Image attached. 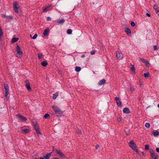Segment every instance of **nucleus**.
I'll return each instance as SVG.
<instances>
[{
    "instance_id": "obj_1",
    "label": "nucleus",
    "mask_w": 159,
    "mask_h": 159,
    "mask_svg": "<svg viewBox=\"0 0 159 159\" xmlns=\"http://www.w3.org/2000/svg\"><path fill=\"white\" fill-rule=\"evenodd\" d=\"M52 109L56 115L58 117H60L63 115V111L57 106L53 105L52 106Z\"/></svg>"
},
{
    "instance_id": "obj_2",
    "label": "nucleus",
    "mask_w": 159,
    "mask_h": 159,
    "mask_svg": "<svg viewBox=\"0 0 159 159\" xmlns=\"http://www.w3.org/2000/svg\"><path fill=\"white\" fill-rule=\"evenodd\" d=\"M129 146L131 148L135 151L136 152L138 153V150L136 147V144L134 141H130L129 143Z\"/></svg>"
},
{
    "instance_id": "obj_3",
    "label": "nucleus",
    "mask_w": 159,
    "mask_h": 159,
    "mask_svg": "<svg viewBox=\"0 0 159 159\" xmlns=\"http://www.w3.org/2000/svg\"><path fill=\"white\" fill-rule=\"evenodd\" d=\"M149 150L150 155L151 158L152 159H157L158 157L157 154L156 153L153 149L152 148L149 149Z\"/></svg>"
},
{
    "instance_id": "obj_4",
    "label": "nucleus",
    "mask_w": 159,
    "mask_h": 159,
    "mask_svg": "<svg viewBox=\"0 0 159 159\" xmlns=\"http://www.w3.org/2000/svg\"><path fill=\"white\" fill-rule=\"evenodd\" d=\"M16 50L17 52L16 54V56L18 58L20 57L23 54V52L21 51V48L17 44H16Z\"/></svg>"
},
{
    "instance_id": "obj_5",
    "label": "nucleus",
    "mask_w": 159,
    "mask_h": 159,
    "mask_svg": "<svg viewBox=\"0 0 159 159\" xmlns=\"http://www.w3.org/2000/svg\"><path fill=\"white\" fill-rule=\"evenodd\" d=\"M4 89L5 90V96L7 100H8V98L7 95L9 94V87L8 85L6 84H4Z\"/></svg>"
},
{
    "instance_id": "obj_6",
    "label": "nucleus",
    "mask_w": 159,
    "mask_h": 159,
    "mask_svg": "<svg viewBox=\"0 0 159 159\" xmlns=\"http://www.w3.org/2000/svg\"><path fill=\"white\" fill-rule=\"evenodd\" d=\"M13 7L15 12L17 13H18V4L16 1L14 2L13 3Z\"/></svg>"
},
{
    "instance_id": "obj_7",
    "label": "nucleus",
    "mask_w": 159,
    "mask_h": 159,
    "mask_svg": "<svg viewBox=\"0 0 159 159\" xmlns=\"http://www.w3.org/2000/svg\"><path fill=\"white\" fill-rule=\"evenodd\" d=\"M25 83L27 89L29 91H31L32 90V89L30 87V84L29 80H26L25 82Z\"/></svg>"
},
{
    "instance_id": "obj_8",
    "label": "nucleus",
    "mask_w": 159,
    "mask_h": 159,
    "mask_svg": "<svg viewBox=\"0 0 159 159\" xmlns=\"http://www.w3.org/2000/svg\"><path fill=\"white\" fill-rule=\"evenodd\" d=\"M56 152L59 155L63 158H65L66 157V156L64 155L62 152H61L60 150H59L56 149L55 150Z\"/></svg>"
},
{
    "instance_id": "obj_9",
    "label": "nucleus",
    "mask_w": 159,
    "mask_h": 159,
    "mask_svg": "<svg viewBox=\"0 0 159 159\" xmlns=\"http://www.w3.org/2000/svg\"><path fill=\"white\" fill-rule=\"evenodd\" d=\"M51 6H52V5L51 4H50V5H49V4H48V5H47V6L45 7H44L43 9V12H46L47 11H49V10H50L51 9H50V7H51Z\"/></svg>"
},
{
    "instance_id": "obj_10",
    "label": "nucleus",
    "mask_w": 159,
    "mask_h": 159,
    "mask_svg": "<svg viewBox=\"0 0 159 159\" xmlns=\"http://www.w3.org/2000/svg\"><path fill=\"white\" fill-rule=\"evenodd\" d=\"M115 100L116 102L117 106L118 107H120L121 104V102L120 100V98L119 97H116L115 98Z\"/></svg>"
},
{
    "instance_id": "obj_11",
    "label": "nucleus",
    "mask_w": 159,
    "mask_h": 159,
    "mask_svg": "<svg viewBox=\"0 0 159 159\" xmlns=\"http://www.w3.org/2000/svg\"><path fill=\"white\" fill-rule=\"evenodd\" d=\"M34 128L38 134H41V133L39 129V128L38 125L37 124L34 125Z\"/></svg>"
},
{
    "instance_id": "obj_12",
    "label": "nucleus",
    "mask_w": 159,
    "mask_h": 159,
    "mask_svg": "<svg viewBox=\"0 0 159 159\" xmlns=\"http://www.w3.org/2000/svg\"><path fill=\"white\" fill-rule=\"evenodd\" d=\"M16 116L17 117L19 118L22 121H25L27 120V118L26 117L20 115L19 114H17L16 115Z\"/></svg>"
},
{
    "instance_id": "obj_13",
    "label": "nucleus",
    "mask_w": 159,
    "mask_h": 159,
    "mask_svg": "<svg viewBox=\"0 0 159 159\" xmlns=\"http://www.w3.org/2000/svg\"><path fill=\"white\" fill-rule=\"evenodd\" d=\"M123 111L124 113L125 114H129L130 112L129 109L128 107L124 108L123 109Z\"/></svg>"
},
{
    "instance_id": "obj_14",
    "label": "nucleus",
    "mask_w": 159,
    "mask_h": 159,
    "mask_svg": "<svg viewBox=\"0 0 159 159\" xmlns=\"http://www.w3.org/2000/svg\"><path fill=\"white\" fill-rule=\"evenodd\" d=\"M49 28H46L44 30L43 33V34L44 36H47L48 35V34L49 32Z\"/></svg>"
},
{
    "instance_id": "obj_15",
    "label": "nucleus",
    "mask_w": 159,
    "mask_h": 159,
    "mask_svg": "<svg viewBox=\"0 0 159 159\" xmlns=\"http://www.w3.org/2000/svg\"><path fill=\"white\" fill-rule=\"evenodd\" d=\"M125 32L128 36H130L131 34V31L129 29L126 28L125 29Z\"/></svg>"
},
{
    "instance_id": "obj_16",
    "label": "nucleus",
    "mask_w": 159,
    "mask_h": 159,
    "mask_svg": "<svg viewBox=\"0 0 159 159\" xmlns=\"http://www.w3.org/2000/svg\"><path fill=\"white\" fill-rule=\"evenodd\" d=\"M52 152L49 153H47L45 156H44L43 157H44L45 159H49V158L51 156Z\"/></svg>"
},
{
    "instance_id": "obj_17",
    "label": "nucleus",
    "mask_w": 159,
    "mask_h": 159,
    "mask_svg": "<svg viewBox=\"0 0 159 159\" xmlns=\"http://www.w3.org/2000/svg\"><path fill=\"white\" fill-rule=\"evenodd\" d=\"M106 80L104 79H103L102 80L99 81L98 83V84L100 85H101L105 83Z\"/></svg>"
},
{
    "instance_id": "obj_18",
    "label": "nucleus",
    "mask_w": 159,
    "mask_h": 159,
    "mask_svg": "<svg viewBox=\"0 0 159 159\" xmlns=\"http://www.w3.org/2000/svg\"><path fill=\"white\" fill-rule=\"evenodd\" d=\"M65 21V20L64 19H62L61 20H57L56 23L58 25L60 24H63Z\"/></svg>"
},
{
    "instance_id": "obj_19",
    "label": "nucleus",
    "mask_w": 159,
    "mask_h": 159,
    "mask_svg": "<svg viewBox=\"0 0 159 159\" xmlns=\"http://www.w3.org/2000/svg\"><path fill=\"white\" fill-rule=\"evenodd\" d=\"M140 60L143 63H145L146 65L149 64L148 61L146 59H144L143 58H141Z\"/></svg>"
},
{
    "instance_id": "obj_20",
    "label": "nucleus",
    "mask_w": 159,
    "mask_h": 159,
    "mask_svg": "<svg viewBox=\"0 0 159 159\" xmlns=\"http://www.w3.org/2000/svg\"><path fill=\"white\" fill-rule=\"evenodd\" d=\"M125 132L127 136H129L130 134V130L128 128L125 129Z\"/></svg>"
},
{
    "instance_id": "obj_21",
    "label": "nucleus",
    "mask_w": 159,
    "mask_h": 159,
    "mask_svg": "<svg viewBox=\"0 0 159 159\" xmlns=\"http://www.w3.org/2000/svg\"><path fill=\"white\" fill-rule=\"evenodd\" d=\"M58 95V93L57 92H56L53 94L52 99H55Z\"/></svg>"
},
{
    "instance_id": "obj_22",
    "label": "nucleus",
    "mask_w": 159,
    "mask_h": 159,
    "mask_svg": "<svg viewBox=\"0 0 159 159\" xmlns=\"http://www.w3.org/2000/svg\"><path fill=\"white\" fill-rule=\"evenodd\" d=\"M41 65L43 67L46 66L48 65V63L46 61H43L41 63Z\"/></svg>"
},
{
    "instance_id": "obj_23",
    "label": "nucleus",
    "mask_w": 159,
    "mask_h": 159,
    "mask_svg": "<svg viewBox=\"0 0 159 159\" xmlns=\"http://www.w3.org/2000/svg\"><path fill=\"white\" fill-rule=\"evenodd\" d=\"M19 39L17 38H13L11 39V42L12 43H14L17 41Z\"/></svg>"
},
{
    "instance_id": "obj_24",
    "label": "nucleus",
    "mask_w": 159,
    "mask_h": 159,
    "mask_svg": "<svg viewBox=\"0 0 159 159\" xmlns=\"http://www.w3.org/2000/svg\"><path fill=\"white\" fill-rule=\"evenodd\" d=\"M152 134L154 136H156L159 134V132L157 130H156L155 132H153Z\"/></svg>"
},
{
    "instance_id": "obj_25",
    "label": "nucleus",
    "mask_w": 159,
    "mask_h": 159,
    "mask_svg": "<svg viewBox=\"0 0 159 159\" xmlns=\"http://www.w3.org/2000/svg\"><path fill=\"white\" fill-rule=\"evenodd\" d=\"M22 131L24 132L25 133L27 134L29 132L30 130L28 129H25L22 130Z\"/></svg>"
},
{
    "instance_id": "obj_26",
    "label": "nucleus",
    "mask_w": 159,
    "mask_h": 159,
    "mask_svg": "<svg viewBox=\"0 0 159 159\" xmlns=\"http://www.w3.org/2000/svg\"><path fill=\"white\" fill-rule=\"evenodd\" d=\"M81 68L80 67L76 66L75 67V70L76 72H78L80 71V70H81Z\"/></svg>"
},
{
    "instance_id": "obj_27",
    "label": "nucleus",
    "mask_w": 159,
    "mask_h": 159,
    "mask_svg": "<svg viewBox=\"0 0 159 159\" xmlns=\"http://www.w3.org/2000/svg\"><path fill=\"white\" fill-rule=\"evenodd\" d=\"M44 118L45 119H48L50 118V116L48 114L46 113L44 115Z\"/></svg>"
},
{
    "instance_id": "obj_28",
    "label": "nucleus",
    "mask_w": 159,
    "mask_h": 159,
    "mask_svg": "<svg viewBox=\"0 0 159 159\" xmlns=\"http://www.w3.org/2000/svg\"><path fill=\"white\" fill-rule=\"evenodd\" d=\"M131 65L132 66V67H131L130 69L133 73H134L135 72V70L134 66L133 65H132L131 64Z\"/></svg>"
},
{
    "instance_id": "obj_29",
    "label": "nucleus",
    "mask_w": 159,
    "mask_h": 159,
    "mask_svg": "<svg viewBox=\"0 0 159 159\" xmlns=\"http://www.w3.org/2000/svg\"><path fill=\"white\" fill-rule=\"evenodd\" d=\"M37 34H35L32 37H31V35H30V37L31 39H36V38L37 37Z\"/></svg>"
},
{
    "instance_id": "obj_30",
    "label": "nucleus",
    "mask_w": 159,
    "mask_h": 159,
    "mask_svg": "<svg viewBox=\"0 0 159 159\" xmlns=\"http://www.w3.org/2000/svg\"><path fill=\"white\" fill-rule=\"evenodd\" d=\"M43 54L42 53H39L38 54V57L39 59L40 60L41 59L42 57L43 56Z\"/></svg>"
},
{
    "instance_id": "obj_31",
    "label": "nucleus",
    "mask_w": 159,
    "mask_h": 159,
    "mask_svg": "<svg viewBox=\"0 0 159 159\" xmlns=\"http://www.w3.org/2000/svg\"><path fill=\"white\" fill-rule=\"evenodd\" d=\"M72 33V30L70 29H68L67 30V33L68 34H70Z\"/></svg>"
},
{
    "instance_id": "obj_32",
    "label": "nucleus",
    "mask_w": 159,
    "mask_h": 159,
    "mask_svg": "<svg viewBox=\"0 0 159 159\" xmlns=\"http://www.w3.org/2000/svg\"><path fill=\"white\" fill-rule=\"evenodd\" d=\"M149 73H148L144 74V76L145 78H147L149 77Z\"/></svg>"
},
{
    "instance_id": "obj_33",
    "label": "nucleus",
    "mask_w": 159,
    "mask_h": 159,
    "mask_svg": "<svg viewBox=\"0 0 159 159\" xmlns=\"http://www.w3.org/2000/svg\"><path fill=\"white\" fill-rule=\"evenodd\" d=\"M3 35V32L2 30V29L0 26V38Z\"/></svg>"
},
{
    "instance_id": "obj_34",
    "label": "nucleus",
    "mask_w": 159,
    "mask_h": 159,
    "mask_svg": "<svg viewBox=\"0 0 159 159\" xmlns=\"http://www.w3.org/2000/svg\"><path fill=\"white\" fill-rule=\"evenodd\" d=\"M116 57L117 59L119 58L120 57V53H117L116 54Z\"/></svg>"
},
{
    "instance_id": "obj_35",
    "label": "nucleus",
    "mask_w": 159,
    "mask_h": 159,
    "mask_svg": "<svg viewBox=\"0 0 159 159\" xmlns=\"http://www.w3.org/2000/svg\"><path fill=\"white\" fill-rule=\"evenodd\" d=\"M145 126L147 128H149L150 126L149 123H146L145 124Z\"/></svg>"
},
{
    "instance_id": "obj_36",
    "label": "nucleus",
    "mask_w": 159,
    "mask_h": 159,
    "mask_svg": "<svg viewBox=\"0 0 159 159\" xmlns=\"http://www.w3.org/2000/svg\"><path fill=\"white\" fill-rule=\"evenodd\" d=\"M149 145L148 144L145 145V149L146 150H148L149 149Z\"/></svg>"
},
{
    "instance_id": "obj_37",
    "label": "nucleus",
    "mask_w": 159,
    "mask_h": 159,
    "mask_svg": "<svg viewBox=\"0 0 159 159\" xmlns=\"http://www.w3.org/2000/svg\"><path fill=\"white\" fill-rule=\"evenodd\" d=\"M130 25L132 27H134L135 25V24L134 22L132 21L131 22Z\"/></svg>"
},
{
    "instance_id": "obj_38",
    "label": "nucleus",
    "mask_w": 159,
    "mask_h": 159,
    "mask_svg": "<svg viewBox=\"0 0 159 159\" xmlns=\"http://www.w3.org/2000/svg\"><path fill=\"white\" fill-rule=\"evenodd\" d=\"M1 16L3 18L7 19V16L5 14H3L1 15Z\"/></svg>"
},
{
    "instance_id": "obj_39",
    "label": "nucleus",
    "mask_w": 159,
    "mask_h": 159,
    "mask_svg": "<svg viewBox=\"0 0 159 159\" xmlns=\"http://www.w3.org/2000/svg\"><path fill=\"white\" fill-rule=\"evenodd\" d=\"M156 13L159 16V10L157 9H156L155 10Z\"/></svg>"
},
{
    "instance_id": "obj_40",
    "label": "nucleus",
    "mask_w": 159,
    "mask_h": 159,
    "mask_svg": "<svg viewBox=\"0 0 159 159\" xmlns=\"http://www.w3.org/2000/svg\"><path fill=\"white\" fill-rule=\"evenodd\" d=\"M134 89L135 88L134 87H131L130 88V90L131 91H134Z\"/></svg>"
},
{
    "instance_id": "obj_41",
    "label": "nucleus",
    "mask_w": 159,
    "mask_h": 159,
    "mask_svg": "<svg viewBox=\"0 0 159 159\" xmlns=\"http://www.w3.org/2000/svg\"><path fill=\"white\" fill-rule=\"evenodd\" d=\"M153 49L154 51H156L158 49L157 46V45H155L153 47Z\"/></svg>"
},
{
    "instance_id": "obj_42",
    "label": "nucleus",
    "mask_w": 159,
    "mask_h": 159,
    "mask_svg": "<svg viewBox=\"0 0 159 159\" xmlns=\"http://www.w3.org/2000/svg\"><path fill=\"white\" fill-rule=\"evenodd\" d=\"M117 119L119 121H120L121 120V118L120 117H118L117 118Z\"/></svg>"
},
{
    "instance_id": "obj_43",
    "label": "nucleus",
    "mask_w": 159,
    "mask_h": 159,
    "mask_svg": "<svg viewBox=\"0 0 159 159\" xmlns=\"http://www.w3.org/2000/svg\"><path fill=\"white\" fill-rule=\"evenodd\" d=\"M153 9L155 10L158 8V6L157 5H154L153 7Z\"/></svg>"
},
{
    "instance_id": "obj_44",
    "label": "nucleus",
    "mask_w": 159,
    "mask_h": 159,
    "mask_svg": "<svg viewBox=\"0 0 159 159\" xmlns=\"http://www.w3.org/2000/svg\"><path fill=\"white\" fill-rule=\"evenodd\" d=\"M7 19H11L12 18V17L11 16H7Z\"/></svg>"
},
{
    "instance_id": "obj_45",
    "label": "nucleus",
    "mask_w": 159,
    "mask_h": 159,
    "mask_svg": "<svg viewBox=\"0 0 159 159\" xmlns=\"http://www.w3.org/2000/svg\"><path fill=\"white\" fill-rule=\"evenodd\" d=\"M51 18L49 17H48L47 18V20L48 21H50L51 20Z\"/></svg>"
},
{
    "instance_id": "obj_46",
    "label": "nucleus",
    "mask_w": 159,
    "mask_h": 159,
    "mask_svg": "<svg viewBox=\"0 0 159 159\" xmlns=\"http://www.w3.org/2000/svg\"><path fill=\"white\" fill-rule=\"evenodd\" d=\"M95 51L94 50H92L91 52V55H93L95 53Z\"/></svg>"
},
{
    "instance_id": "obj_47",
    "label": "nucleus",
    "mask_w": 159,
    "mask_h": 159,
    "mask_svg": "<svg viewBox=\"0 0 159 159\" xmlns=\"http://www.w3.org/2000/svg\"><path fill=\"white\" fill-rule=\"evenodd\" d=\"M95 21H98V22H100L99 18H97L95 19Z\"/></svg>"
},
{
    "instance_id": "obj_48",
    "label": "nucleus",
    "mask_w": 159,
    "mask_h": 159,
    "mask_svg": "<svg viewBox=\"0 0 159 159\" xmlns=\"http://www.w3.org/2000/svg\"><path fill=\"white\" fill-rule=\"evenodd\" d=\"M76 132L77 134H81L82 132H81V130H78V131H76Z\"/></svg>"
},
{
    "instance_id": "obj_49",
    "label": "nucleus",
    "mask_w": 159,
    "mask_h": 159,
    "mask_svg": "<svg viewBox=\"0 0 159 159\" xmlns=\"http://www.w3.org/2000/svg\"><path fill=\"white\" fill-rule=\"evenodd\" d=\"M146 15L148 17H150L151 16V15L148 13L146 14Z\"/></svg>"
},
{
    "instance_id": "obj_50",
    "label": "nucleus",
    "mask_w": 159,
    "mask_h": 159,
    "mask_svg": "<svg viewBox=\"0 0 159 159\" xmlns=\"http://www.w3.org/2000/svg\"><path fill=\"white\" fill-rule=\"evenodd\" d=\"M156 150L157 152L159 153V148H156Z\"/></svg>"
},
{
    "instance_id": "obj_51",
    "label": "nucleus",
    "mask_w": 159,
    "mask_h": 159,
    "mask_svg": "<svg viewBox=\"0 0 159 159\" xmlns=\"http://www.w3.org/2000/svg\"><path fill=\"white\" fill-rule=\"evenodd\" d=\"M99 147V146L97 144L96 145L95 148L96 149H98V148Z\"/></svg>"
},
{
    "instance_id": "obj_52",
    "label": "nucleus",
    "mask_w": 159,
    "mask_h": 159,
    "mask_svg": "<svg viewBox=\"0 0 159 159\" xmlns=\"http://www.w3.org/2000/svg\"><path fill=\"white\" fill-rule=\"evenodd\" d=\"M85 57V55L84 54H83L81 56V57L84 58Z\"/></svg>"
},
{
    "instance_id": "obj_53",
    "label": "nucleus",
    "mask_w": 159,
    "mask_h": 159,
    "mask_svg": "<svg viewBox=\"0 0 159 159\" xmlns=\"http://www.w3.org/2000/svg\"><path fill=\"white\" fill-rule=\"evenodd\" d=\"M40 159H45V158L43 157H40Z\"/></svg>"
},
{
    "instance_id": "obj_54",
    "label": "nucleus",
    "mask_w": 159,
    "mask_h": 159,
    "mask_svg": "<svg viewBox=\"0 0 159 159\" xmlns=\"http://www.w3.org/2000/svg\"><path fill=\"white\" fill-rule=\"evenodd\" d=\"M53 159H60L58 158H56V157H54L53 158Z\"/></svg>"
},
{
    "instance_id": "obj_55",
    "label": "nucleus",
    "mask_w": 159,
    "mask_h": 159,
    "mask_svg": "<svg viewBox=\"0 0 159 159\" xmlns=\"http://www.w3.org/2000/svg\"><path fill=\"white\" fill-rule=\"evenodd\" d=\"M138 99L139 101H140L141 100V98H138Z\"/></svg>"
},
{
    "instance_id": "obj_56",
    "label": "nucleus",
    "mask_w": 159,
    "mask_h": 159,
    "mask_svg": "<svg viewBox=\"0 0 159 159\" xmlns=\"http://www.w3.org/2000/svg\"><path fill=\"white\" fill-rule=\"evenodd\" d=\"M142 154L143 156H145V154H144L143 152H142Z\"/></svg>"
},
{
    "instance_id": "obj_57",
    "label": "nucleus",
    "mask_w": 159,
    "mask_h": 159,
    "mask_svg": "<svg viewBox=\"0 0 159 159\" xmlns=\"http://www.w3.org/2000/svg\"><path fill=\"white\" fill-rule=\"evenodd\" d=\"M2 37H1L0 38V41H2Z\"/></svg>"
},
{
    "instance_id": "obj_58",
    "label": "nucleus",
    "mask_w": 159,
    "mask_h": 159,
    "mask_svg": "<svg viewBox=\"0 0 159 159\" xmlns=\"http://www.w3.org/2000/svg\"><path fill=\"white\" fill-rule=\"evenodd\" d=\"M157 107L159 108V103L157 105Z\"/></svg>"
},
{
    "instance_id": "obj_59",
    "label": "nucleus",
    "mask_w": 159,
    "mask_h": 159,
    "mask_svg": "<svg viewBox=\"0 0 159 159\" xmlns=\"http://www.w3.org/2000/svg\"><path fill=\"white\" fill-rule=\"evenodd\" d=\"M140 86H141L142 85V84H140Z\"/></svg>"
},
{
    "instance_id": "obj_60",
    "label": "nucleus",
    "mask_w": 159,
    "mask_h": 159,
    "mask_svg": "<svg viewBox=\"0 0 159 159\" xmlns=\"http://www.w3.org/2000/svg\"><path fill=\"white\" fill-rule=\"evenodd\" d=\"M37 159V158H34V159Z\"/></svg>"
},
{
    "instance_id": "obj_61",
    "label": "nucleus",
    "mask_w": 159,
    "mask_h": 159,
    "mask_svg": "<svg viewBox=\"0 0 159 159\" xmlns=\"http://www.w3.org/2000/svg\"><path fill=\"white\" fill-rule=\"evenodd\" d=\"M21 159H24L22 158H21Z\"/></svg>"
},
{
    "instance_id": "obj_62",
    "label": "nucleus",
    "mask_w": 159,
    "mask_h": 159,
    "mask_svg": "<svg viewBox=\"0 0 159 159\" xmlns=\"http://www.w3.org/2000/svg\"><path fill=\"white\" fill-rule=\"evenodd\" d=\"M93 73L94 74H95V72H93Z\"/></svg>"
}]
</instances>
